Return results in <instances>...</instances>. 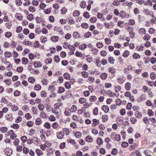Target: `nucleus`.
I'll use <instances>...</instances> for the list:
<instances>
[{
    "label": "nucleus",
    "instance_id": "1",
    "mask_svg": "<svg viewBox=\"0 0 156 156\" xmlns=\"http://www.w3.org/2000/svg\"><path fill=\"white\" fill-rule=\"evenodd\" d=\"M111 138L113 140L117 141H119L121 140V136L120 135L116 134L115 132H112L110 135Z\"/></svg>",
    "mask_w": 156,
    "mask_h": 156
},
{
    "label": "nucleus",
    "instance_id": "2",
    "mask_svg": "<svg viewBox=\"0 0 156 156\" xmlns=\"http://www.w3.org/2000/svg\"><path fill=\"white\" fill-rule=\"evenodd\" d=\"M59 106L58 105H56L54 109H52V112L55 115H58L60 111L59 108Z\"/></svg>",
    "mask_w": 156,
    "mask_h": 156
},
{
    "label": "nucleus",
    "instance_id": "3",
    "mask_svg": "<svg viewBox=\"0 0 156 156\" xmlns=\"http://www.w3.org/2000/svg\"><path fill=\"white\" fill-rule=\"evenodd\" d=\"M33 65L34 67L36 68L41 67L42 65L41 62L38 61L34 62Z\"/></svg>",
    "mask_w": 156,
    "mask_h": 156
},
{
    "label": "nucleus",
    "instance_id": "4",
    "mask_svg": "<svg viewBox=\"0 0 156 156\" xmlns=\"http://www.w3.org/2000/svg\"><path fill=\"white\" fill-rule=\"evenodd\" d=\"M56 134L57 137L59 139H62L64 137V133L62 131L57 132Z\"/></svg>",
    "mask_w": 156,
    "mask_h": 156
},
{
    "label": "nucleus",
    "instance_id": "5",
    "mask_svg": "<svg viewBox=\"0 0 156 156\" xmlns=\"http://www.w3.org/2000/svg\"><path fill=\"white\" fill-rule=\"evenodd\" d=\"M73 36L76 39L82 38V37L81 36L80 34L77 32H75L73 33Z\"/></svg>",
    "mask_w": 156,
    "mask_h": 156
},
{
    "label": "nucleus",
    "instance_id": "6",
    "mask_svg": "<svg viewBox=\"0 0 156 156\" xmlns=\"http://www.w3.org/2000/svg\"><path fill=\"white\" fill-rule=\"evenodd\" d=\"M71 112V110H70L69 108H67L65 109L64 114L66 116H70Z\"/></svg>",
    "mask_w": 156,
    "mask_h": 156
},
{
    "label": "nucleus",
    "instance_id": "7",
    "mask_svg": "<svg viewBox=\"0 0 156 156\" xmlns=\"http://www.w3.org/2000/svg\"><path fill=\"white\" fill-rule=\"evenodd\" d=\"M5 119L9 121H12L13 119L12 114H7L5 116Z\"/></svg>",
    "mask_w": 156,
    "mask_h": 156
},
{
    "label": "nucleus",
    "instance_id": "8",
    "mask_svg": "<svg viewBox=\"0 0 156 156\" xmlns=\"http://www.w3.org/2000/svg\"><path fill=\"white\" fill-rule=\"evenodd\" d=\"M102 109L105 113H108L109 111V108L107 105H103L101 107Z\"/></svg>",
    "mask_w": 156,
    "mask_h": 156
},
{
    "label": "nucleus",
    "instance_id": "9",
    "mask_svg": "<svg viewBox=\"0 0 156 156\" xmlns=\"http://www.w3.org/2000/svg\"><path fill=\"white\" fill-rule=\"evenodd\" d=\"M146 96L145 94H141L140 97L138 99V100L140 102L141 101H144L146 100Z\"/></svg>",
    "mask_w": 156,
    "mask_h": 156
},
{
    "label": "nucleus",
    "instance_id": "10",
    "mask_svg": "<svg viewBox=\"0 0 156 156\" xmlns=\"http://www.w3.org/2000/svg\"><path fill=\"white\" fill-rule=\"evenodd\" d=\"M99 120L96 119H94L93 120V123L92 125L93 127H95L99 124Z\"/></svg>",
    "mask_w": 156,
    "mask_h": 156
},
{
    "label": "nucleus",
    "instance_id": "11",
    "mask_svg": "<svg viewBox=\"0 0 156 156\" xmlns=\"http://www.w3.org/2000/svg\"><path fill=\"white\" fill-rule=\"evenodd\" d=\"M146 31L144 28H140L139 29V33L140 35H143L146 33Z\"/></svg>",
    "mask_w": 156,
    "mask_h": 156
},
{
    "label": "nucleus",
    "instance_id": "12",
    "mask_svg": "<svg viewBox=\"0 0 156 156\" xmlns=\"http://www.w3.org/2000/svg\"><path fill=\"white\" fill-rule=\"evenodd\" d=\"M107 94L109 95L110 97L113 98L116 95L115 93H112L111 90H109L107 91Z\"/></svg>",
    "mask_w": 156,
    "mask_h": 156
},
{
    "label": "nucleus",
    "instance_id": "13",
    "mask_svg": "<svg viewBox=\"0 0 156 156\" xmlns=\"http://www.w3.org/2000/svg\"><path fill=\"white\" fill-rule=\"evenodd\" d=\"M59 37L57 36H53L51 38V40L53 42H56L58 41Z\"/></svg>",
    "mask_w": 156,
    "mask_h": 156
},
{
    "label": "nucleus",
    "instance_id": "14",
    "mask_svg": "<svg viewBox=\"0 0 156 156\" xmlns=\"http://www.w3.org/2000/svg\"><path fill=\"white\" fill-rule=\"evenodd\" d=\"M10 106L11 107V109L12 110L13 112H16L19 109L18 107L15 104L10 105Z\"/></svg>",
    "mask_w": 156,
    "mask_h": 156
},
{
    "label": "nucleus",
    "instance_id": "15",
    "mask_svg": "<svg viewBox=\"0 0 156 156\" xmlns=\"http://www.w3.org/2000/svg\"><path fill=\"white\" fill-rule=\"evenodd\" d=\"M86 141L88 142H92L93 141V139L90 136L88 135L86 137Z\"/></svg>",
    "mask_w": 156,
    "mask_h": 156
},
{
    "label": "nucleus",
    "instance_id": "16",
    "mask_svg": "<svg viewBox=\"0 0 156 156\" xmlns=\"http://www.w3.org/2000/svg\"><path fill=\"white\" fill-rule=\"evenodd\" d=\"M16 18L19 20H21L23 19V16L20 13H16L15 15Z\"/></svg>",
    "mask_w": 156,
    "mask_h": 156
},
{
    "label": "nucleus",
    "instance_id": "17",
    "mask_svg": "<svg viewBox=\"0 0 156 156\" xmlns=\"http://www.w3.org/2000/svg\"><path fill=\"white\" fill-rule=\"evenodd\" d=\"M62 131L64 134H65L66 135H68L69 134V133L70 131L68 129L66 128H64L62 129Z\"/></svg>",
    "mask_w": 156,
    "mask_h": 156
},
{
    "label": "nucleus",
    "instance_id": "18",
    "mask_svg": "<svg viewBox=\"0 0 156 156\" xmlns=\"http://www.w3.org/2000/svg\"><path fill=\"white\" fill-rule=\"evenodd\" d=\"M5 26L8 29H10L12 26V22L11 21H8L5 24Z\"/></svg>",
    "mask_w": 156,
    "mask_h": 156
},
{
    "label": "nucleus",
    "instance_id": "19",
    "mask_svg": "<svg viewBox=\"0 0 156 156\" xmlns=\"http://www.w3.org/2000/svg\"><path fill=\"white\" fill-rule=\"evenodd\" d=\"M37 155L38 156H40L43 154L42 151L39 149H37L35 151Z\"/></svg>",
    "mask_w": 156,
    "mask_h": 156
},
{
    "label": "nucleus",
    "instance_id": "20",
    "mask_svg": "<svg viewBox=\"0 0 156 156\" xmlns=\"http://www.w3.org/2000/svg\"><path fill=\"white\" fill-rule=\"evenodd\" d=\"M102 119L103 122H106L108 119V117L107 115H102Z\"/></svg>",
    "mask_w": 156,
    "mask_h": 156
},
{
    "label": "nucleus",
    "instance_id": "21",
    "mask_svg": "<svg viewBox=\"0 0 156 156\" xmlns=\"http://www.w3.org/2000/svg\"><path fill=\"white\" fill-rule=\"evenodd\" d=\"M27 18L28 20L30 21L34 19V16L32 14H29L27 15Z\"/></svg>",
    "mask_w": 156,
    "mask_h": 156
},
{
    "label": "nucleus",
    "instance_id": "22",
    "mask_svg": "<svg viewBox=\"0 0 156 156\" xmlns=\"http://www.w3.org/2000/svg\"><path fill=\"white\" fill-rule=\"evenodd\" d=\"M134 115L138 118H140L142 116V114L138 111H136L135 112Z\"/></svg>",
    "mask_w": 156,
    "mask_h": 156
},
{
    "label": "nucleus",
    "instance_id": "23",
    "mask_svg": "<svg viewBox=\"0 0 156 156\" xmlns=\"http://www.w3.org/2000/svg\"><path fill=\"white\" fill-rule=\"evenodd\" d=\"M22 63L24 65L27 64L29 62V60L28 59L25 57H23L22 58Z\"/></svg>",
    "mask_w": 156,
    "mask_h": 156
},
{
    "label": "nucleus",
    "instance_id": "24",
    "mask_svg": "<svg viewBox=\"0 0 156 156\" xmlns=\"http://www.w3.org/2000/svg\"><path fill=\"white\" fill-rule=\"evenodd\" d=\"M125 89L127 90H129L131 88V84L129 82L127 83L125 85Z\"/></svg>",
    "mask_w": 156,
    "mask_h": 156
},
{
    "label": "nucleus",
    "instance_id": "25",
    "mask_svg": "<svg viewBox=\"0 0 156 156\" xmlns=\"http://www.w3.org/2000/svg\"><path fill=\"white\" fill-rule=\"evenodd\" d=\"M77 109L76 106L75 105H73L70 109L71 110V112L73 113L75 112Z\"/></svg>",
    "mask_w": 156,
    "mask_h": 156
},
{
    "label": "nucleus",
    "instance_id": "26",
    "mask_svg": "<svg viewBox=\"0 0 156 156\" xmlns=\"http://www.w3.org/2000/svg\"><path fill=\"white\" fill-rule=\"evenodd\" d=\"M151 36L147 34H146L144 37V39L145 41H148L150 40Z\"/></svg>",
    "mask_w": 156,
    "mask_h": 156
},
{
    "label": "nucleus",
    "instance_id": "27",
    "mask_svg": "<svg viewBox=\"0 0 156 156\" xmlns=\"http://www.w3.org/2000/svg\"><path fill=\"white\" fill-rule=\"evenodd\" d=\"M125 80V78L124 77L119 78L118 79V82L120 84L123 83Z\"/></svg>",
    "mask_w": 156,
    "mask_h": 156
},
{
    "label": "nucleus",
    "instance_id": "28",
    "mask_svg": "<svg viewBox=\"0 0 156 156\" xmlns=\"http://www.w3.org/2000/svg\"><path fill=\"white\" fill-rule=\"evenodd\" d=\"M42 121L40 118H37L35 120V123L37 125H40L42 123Z\"/></svg>",
    "mask_w": 156,
    "mask_h": 156
},
{
    "label": "nucleus",
    "instance_id": "29",
    "mask_svg": "<svg viewBox=\"0 0 156 156\" xmlns=\"http://www.w3.org/2000/svg\"><path fill=\"white\" fill-rule=\"evenodd\" d=\"M108 71L112 74L114 73L115 72V69L113 67H111L108 68Z\"/></svg>",
    "mask_w": 156,
    "mask_h": 156
},
{
    "label": "nucleus",
    "instance_id": "30",
    "mask_svg": "<svg viewBox=\"0 0 156 156\" xmlns=\"http://www.w3.org/2000/svg\"><path fill=\"white\" fill-rule=\"evenodd\" d=\"M107 76L108 74L107 73H103L101 74L100 77L101 79L103 80H105L107 78Z\"/></svg>",
    "mask_w": 156,
    "mask_h": 156
},
{
    "label": "nucleus",
    "instance_id": "31",
    "mask_svg": "<svg viewBox=\"0 0 156 156\" xmlns=\"http://www.w3.org/2000/svg\"><path fill=\"white\" fill-rule=\"evenodd\" d=\"M5 56L6 58H10L12 56L11 53L9 51H5L4 53Z\"/></svg>",
    "mask_w": 156,
    "mask_h": 156
},
{
    "label": "nucleus",
    "instance_id": "32",
    "mask_svg": "<svg viewBox=\"0 0 156 156\" xmlns=\"http://www.w3.org/2000/svg\"><path fill=\"white\" fill-rule=\"evenodd\" d=\"M51 8H50L48 9H44V12L46 14H49L51 12Z\"/></svg>",
    "mask_w": 156,
    "mask_h": 156
},
{
    "label": "nucleus",
    "instance_id": "33",
    "mask_svg": "<svg viewBox=\"0 0 156 156\" xmlns=\"http://www.w3.org/2000/svg\"><path fill=\"white\" fill-rule=\"evenodd\" d=\"M52 58H46L45 60V62L46 64H50L52 62Z\"/></svg>",
    "mask_w": 156,
    "mask_h": 156
},
{
    "label": "nucleus",
    "instance_id": "34",
    "mask_svg": "<svg viewBox=\"0 0 156 156\" xmlns=\"http://www.w3.org/2000/svg\"><path fill=\"white\" fill-rule=\"evenodd\" d=\"M22 110L26 112H29V107L26 105H24L22 107Z\"/></svg>",
    "mask_w": 156,
    "mask_h": 156
},
{
    "label": "nucleus",
    "instance_id": "35",
    "mask_svg": "<svg viewBox=\"0 0 156 156\" xmlns=\"http://www.w3.org/2000/svg\"><path fill=\"white\" fill-rule=\"evenodd\" d=\"M150 77L151 79L153 80H154L156 77V74L154 72H152L151 73Z\"/></svg>",
    "mask_w": 156,
    "mask_h": 156
},
{
    "label": "nucleus",
    "instance_id": "36",
    "mask_svg": "<svg viewBox=\"0 0 156 156\" xmlns=\"http://www.w3.org/2000/svg\"><path fill=\"white\" fill-rule=\"evenodd\" d=\"M71 17H70V19L68 18L67 19V20L68 22V23L70 24H74L75 23V20L73 19H71Z\"/></svg>",
    "mask_w": 156,
    "mask_h": 156
},
{
    "label": "nucleus",
    "instance_id": "37",
    "mask_svg": "<svg viewBox=\"0 0 156 156\" xmlns=\"http://www.w3.org/2000/svg\"><path fill=\"white\" fill-rule=\"evenodd\" d=\"M87 101V100L86 98H79V102L82 104H83Z\"/></svg>",
    "mask_w": 156,
    "mask_h": 156
},
{
    "label": "nucleus",
    "instance_id": "38",
    "mask_svg": "<svg viewBox=\"0 0 156 156\" xmlns=\"http://www.w3.org/2000/svg\"><path fill=\"white\" fill-rule=\"evenodd\" d=\"M86 60L89 63H90L92 61L93 58L90 57V56L89 55H87L86 56Z\"/></svg>",
    "mask_w": 156,
    "mask_h": 156
},
{
    "label": "nucleus",
    "instance_id": "39",
    "mask_svg": "<svg viewBox=\"0 0 156 156\" xmlns=\"http://www.w3.org/2000/svg\"><path fill=\"white\" fill-rule=\"evenodd\" d=\"M40 40H41V42L42 43H45L47 41V38L45 36L41 37Z\"/></svg>",
    "mask_w": 156,
    "mask_h": 156
},
{
    "label": "nucleus",
    "instance_id": "40",
    "mask_svg": "<svg viewBox=\"0 0 156 156\" xmlns=\"http://www.w3.org/2000/svg\"><path fill=\"white\" fill-rule=\"evenodd\" d=\"M82 75L84 78H87L88 76V73L86 71H83L82 72Z\"/></svg>",
    "mask_w": 156,
    "mask_h": 156
},
{
    "label": "nucleus",
    "instance_id": "41",
    "mask_svg": "<svg viewBox=\"0 0 156 156\" xmlns=\"http://www.w3.org/2000/svg\"><path fill=\"white\" fill-rule=\"evenodd\" d=\"M44 126L48 129H50L51 127L50 124L48 122H46L44 125Z\"/></svg>",
    "mask_w": 156,
    "mask_h": 156
},
{
    "label": "nucleus",
    "instance_id": "42",
    "mask_svg": "<svg viewBox=\"0 0 156 156\" xmlns=\"http://www.w3.org/2000/svg\"><path fill=\"white\" fill-rule=\"evenodd\" d=\"M72 119L73 120L75 121H79V122H80V121L81 120L82 121V120H80V121H79V117L76 115H73V117H72Z\"/></svg>",
    "mask_w": 156,
    "mask_h": 156
},
{
    "label": "nucleus",
    "instance_id": "43",
    "mask_svg": "<svg viewBox=\"0 0 156 156\" xmlns=\"http://www.w3.org/2000/svg\"><path fill=\"white\" fill-rule=\"evenodd\" d=\"M73 16L75 17L78 16L80 14V12L78 10H75L73 13Z\"/></svg>",
    "mask_w": 156,
    "mask_h": 156
},
{
    "label": "nucleus",
    "instance_id": "44",
    "mask_svg": "<svg viewBox=\"0 0 156 156\" xmlns=\"http://www.w3.org/2000/svg\"><path fill=\"white\" fill-rule=\"evenodd\" d=\"M87 44H83L79 46V49L82 50H84L87 47Z\"/></svg>",
    "mask_w": 156,
    "mask_h": 156
},
{
    "label": "nucleus",
    "instance_id": "45",
    "mask_svg": "<svg viewBox=\"0 0 156 156\" xmlns=\"http://www.w3.org/2000/svg\"><path fill=\"white\" fill-rule=\"evenodd\" d=\"M97 143L98 145H101L103 143L102 139L100 137L98 138L97 140Z\"/></svg>",
    "mask_w": 156,
    "mask_h": 156
},
{
    "label": "nucleus",
    "instance_id": "46",
    "mask_svg": "<svg viewBox=\"0 0 156 156\" xmlns=\"http://www.w3.org/2000/svg\"><path fill=\"white\" fill-rule=\"evenodd\" d=\"M97 98L95 96H92L90 97L89 99V101L90 102H94L96 101Z\"/></svg>",
    "mask_w": 156,
    "mask_h": 156
},
{
    "label": "nucleus",
    "instance_id": "47",
    "mask_svg": "<svg viewBox=\"0 0 156 156\" xmlns=\"http://www.w3.org/2000/svg\"><path fill=\"white\" fill-rule=\"evenodd\" d=\"M7 130V128L6 127H2L0 128V131L2 133H5L6 132Z\"/></svg>",
    "mask_w": 156,
    "mask_h": 156
},
{
    "label": "nucleus",
    "instance_id": "48",
    "mask_svg": "<svg viewBox=\"0 0 156 156\" xmlns=\"http://www.w3.org/2000/svg\"><path fill=\"white\" fill-rule=\"evenodd\" d=\"M38 107L39 110L41 111H43L44 108V105L42 104H39L38 105Z\"/></svg>",
    "mask_w": 156,
    "mask_h": 156
},
{
    "label": "nucleus",
    "instance_id": "49",
    "mask_svg": "<svg viewBox=\"0 0 156 156\" xmlns=\"http://www.w3.org/2000/svg\"><path fill=\"white\" fill-rule=\"evenodd\" d=\"M129 52L128 51L126 50L123 54V56L124 58H127L129 54Z\"/></svg>",
    "mask_w": 156,
    "mask_h": 156
},
{
    "label": "nucleus",
    "instance_id": "50",
    "mask_svg": "<svg viewBox=\"0 0 156 156\" xmlns=\"http://www.w3.org/2000/svg\"><path fill=\"white\" fill-rule=\"evenodd\" d=\"M51 126L54 129H55L58 127L59 125L57 122H55L52 124Z\"/></svg>",
    "mask_w": 156,
    "mask_h": 156
},
{
    "label": "nucleus",
    "instance_id": "51",
    "mask_svg": "<svg viewBox=\"0 0 156 156\" xmlns=\"http://www.w3.org/2000/svg\"><path fill=\"white\" fill-rule=\"evenodd\" d=\"M70 46V44L68 42H64L63 44V47L66 49L69 48Z\"/></svg>",
    "mask_w": 156,
    "mask_h": 156
},
{
    "label": "nucleus",
    "instance_id": "52",
    "mask_svg": "<svg viewBox=\"0 0 156 156\" xmlns=\"http://www.w3.org/2000/svg\"><path fill=\"white\" fill-rule=\"evenodd\" d=\"M11 127L14 129H17L19 128V126L18 124L16 123L11 125Z\"/></svg>",
    "mask_w": 156,
    "mask_h": 156
},
{
    "label": "nucleus",
    "instance_id": "53",
    "mask_svg": "<svg viewBox=\"0 0 156 156\" xmlns=\"http://www.w3.org/2000/svg\"><path fill=\"white\" fill-rule=\"evenodd\" d=\"M122 12V15H123L124 17L125 18H128L130 17V15L128 13H126L125 12H124L122 11H121V13Z\"/></svg>",
    "mask_w": 156,
    "mask_h": 156
},
{
    "label": "nucleus",
    "instance_id": "54",
    "mask_svg": "<svg viewBox=\"0 0 156 156\" xmlns=\"http://www.w3.org/2000/svg\"><path fill=\"white\" fill-rule=\"evenodd\" d=\"M115 61V59L113 58V57H110L109 59H108V62L110 64H113Z\"/></svg>",
    "mask_w": 156,
    "mask_h": 156
},
{
    "label": "nucleus",
    "instance_id": "55",
    "mask_svg": "<svg viewBox=\"0 0 156 156\" xmlns=\"http://www.w3.org/2000/svg\"><path fill=\"white\" fill-rule=\"evenodd\" d=\"M91 35V33L89 31H88L84 34V36L85 38H88L90 37Z\"/></svg>",
    "mask_w": 156,
    "mask_h": 156
},
{
    "label": "nucleus",
    "instance_id": "56",
    "mask_svg": "<svg viewBox=\"0 0 156 156\" xmlns=\"http://www.w3.org/2000/svg\"><path fill=\"white\" fill-rule=\"evenodd\" d=\"M41 88V87L39 84H36L34 86V89L35 90H39Z\"/></svg>",
    "mask_w": 156,
    "mask_h": 156
},
{
    "label": "nucleus",
    "instance_id": "57",
    "mask_svg": "<svg viewBox=\"0 0 156 156\" xmlns=\"http://www.w3.org/2000/svg\"><path fill=\"white\" fill-rule=\"evenodd\" d=\"M147 114L149 116H151L154 115V113L151 110L149 109L147 110Z\"/></svg>",
    "mask_w": 156,
    "mask_h": 156
},
{
    "label": "nucleus",
    "instance_id": "58",
    "mask_svg": "<svg viewBox=\"0 0 156 156\" xmlns=\"http://www.w3.org/2000/svg\"><path fill=\"white\" fill-rule=\"evenodd\" d=\"M146 104L147 106L149 107L151 106H153L154 105L151 102V101L150 100H148L146 102Z\"/></svg>",
    "mask_w": 156,
    "mask_h": 156
},
{
    "label": "nucleus",
    "instance_id": "59",
    "mask_svg": "<svg viewBox=\"0 0 156 156\" xmlns=\"http://www.w3.org/2000/svg\"><path fill=\"white\" fill-rule=\"evenodd\" d=\"M132 107V104L131 103H128L126 106V109L128 110H130Z\"/></svg>",
    "mask_w": 156,
    "mask_h": 156
},
{
    "label": "nucleus",
    "instance_id": "60",
    "mask_svg": "<svg viewBox=\"0 0 156 156\" xmlns=\"http://www.w3.org/2000/svg\"><path fill=\"white\" fill-rule=\"evenodd\" d=\"M137 145L136 144H134L133 145H130L129 147V149L130 150H132L136 147Z\"/></svg>",
    "mask_w": 156,
    "mask_h": 156
},
{
    "label": "nucleus",
    "instance_id": "61",
    "mask_svg": "<svg viewBox=\"0 0 156 156\" xmlns=\"http://www.w3.org/2000/svg\"><path fill=\"white\" fill-rule=\"evenodd\" d=\"M81 27L83 28L87 29L89 27V25L87 23H84L82 24Z\"/></svg>",
    "mask_w": 156,
    "mask_h": 156
},
{
    "label": "nucleus",
    "instance_id": "62",
    "mask_svg": "<svg viewBox=\"0 0 156 156\" xmlns=\"http://www.w3.org/2000/svg\"><path fill=\"white\" fill-rule=\"evenodd\" d=\"M49 119L51 121H55L56 120V119L54 115H51L49 117Z\"/></svg>",
    "mask_w": 156,
    "mask_h": 156
},
{
    "label": "nucleus",
    "instance_id": "63",
    "mask_svg": "<svg viewBox=\"0 0 156 156\" xmlns=\"http://www.w3.org/2000/svg\"><path fill=\"white\" fill-rule=\"evenodd\" d=\"M81 133L80 132H76L74 134L75 136L77 138H79L81 136Z\"/></svg>",
    "mask_w": 156,
    "mask_h": 156
},
{
    "label": "nucleus",
    "instance_id": "64",
    "mask_svg": "<svg viewBox=\"0 0 156 156\" xmlns=\"http://www.w3.org/2000/svg\"><path fill=\"white\" fill-rule=\"evenodd\" d=\"M12 35V33L10 32H6L5 34V36L8 38H10Z\"/></svg>",
    "mask_w": 156,
    "mask_h": 156
}]
</instances>
